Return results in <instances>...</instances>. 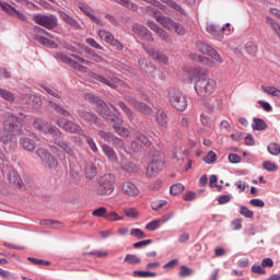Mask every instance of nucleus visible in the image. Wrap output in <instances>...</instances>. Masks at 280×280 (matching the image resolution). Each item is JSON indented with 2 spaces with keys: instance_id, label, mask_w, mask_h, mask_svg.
I'll list each match as a JSON object with an SVG mask.
<instances>
[{
  "instance_id": "obj_47",
  "label": "nucleus",
  "mask_w": 280,
  "mask_h": 280,
  "mask_svg": "<svg viewBox=\"0 0 280 280\" xmlns=\"http://www.w3.org/2000/svg\"><path fill=\"white\" fill-rule=\"evenodd\" d=\"M86 255H89V256L94 255L95 257H98L102 259L104 257H108V252L102 250V249H96V250L83 253V256H86Z\"/></svg>"
},
{
  "instance_id": "obj_59",
  "label": "nucleus",
  "mask_w": 280,
  "mask_h": 280,
  "mask_svg": "<svg viewBox=\"0 0 280 280\" xmlns=\"http://www.w3.org/2000/svg\"><path fill=\"white\" fill-rule=\"evenodd\" d=\"M200 121L205 128H211V126L213 124V122H211V118H209V116H207L205 114L200 115Z\"/></svg>"
},
{
  "instance_id": "obj_7",
  "label": "nucleus",
  "mask_w": 280,
  "mask_h": 280,
  "mask_svg": "<svg viewBox=\"0 0 280 280\" xmlns=\"http://www.w3.org/2000/svg\"><path fill=\"white\" fill-rule=\"evenodd\" d=\"M115 191V175L108 173L98 179V196H110Z\"/></svg>"
},
{
  "instance_id": "obj_31",
  "label": "nucleus",
  "mask_w": 280,
  "mask_h": 280,
  "mask_svg": "<svg viewBox=\"0 0 280 280\" xmlns=\"http://www.w3.org/2000/svg\"><path fill=\"white\" fill-rule=\"evenodd\" d=\"M155 119L159 126H162V128H167V114H165L163 109H158Z\"/></svg>"
},
{
  "instance_id": "obj_64",
  "label": "nucleus",
  "mask_w": 280,
  "mask_h": 280,
  "mask_svg": "<svg viewBox=\"0 0 280 280\" xmlns=\"http://www.w3.org/2000/svg\"><path fill=\"white\" fill-rule=\"evenodd\" d=\"M252 272H254V275H266V269L261 268L260 265H253Z\"/></svg>"
},
{
  "instance_id": "obj_6",
  "label": "nucleus",
  "mask_w": 280,
  "mask_h": 280,
  "mask_svg": "<svg viewBox=\"0 0 280 280\" xmlns=\"http://www.w3.org/2000/svg\"><path fill=\"white\" fill-rule=\"evenodd\" d=\"M168 102L175 110L183 113L187 110V95L180 90H172L168 92Z\"/></svg>"
},
{
  "instance_id": "obj_32",
  "label": "nucleus",
  "mask_w": 280,
  "mask_h": 280,
  "mask_svg": "<svg viewBox=\"0 0 280 280\" xmlns=\"http://www.w3.org/2000/svg\"><path fill=\"white\" fill-rule=\"evenodd\" d=\"M189 57H190V60H196V62H202L203 65H207L208 67H213V60H211L205 56L190 54Z\"/></svg>"
},
{
  "instance_id": "obj_45",
  "label": "nucleus",
  "mask_w": 280,
  "mask_h": 280,
  "mask_svg": "<svg viewBox=\"0 0 280 280\" xmlns=\"http://www.w3.org/2000/svg\"><path fill=\"white\" fill-rule=\"evenodd\" d=\"M98 136L101 137V139H104L107 143H113V140L115 139V135L104 130H100Z\"/></svg>"
},
{
  "instance_id": "obj_18",
  "label": "nucleus",
  "mask_w": 280,
  "mask_h": 280,
  "mask_svg": "<svg viewBox=\"0 0 280 280\" xmlns=\"http://www.w3.org/2000/svg\"><path fill=\"white\" fill-rule=\"evenodd\" d=\"M120 189L125 194V196H129L130 198H137V196L141 194L139 187L136 186L135 183L128 180H125L120 184Z\"/></svg>"
},
{
  "instance_id": "obj_57",
  "label": "nucleus",
  "mask_w": 280,
  "mask_h": 280,
  "mask_svg": "<svg viewBox=\"0 0 280 280\" xmlns=\"http://www.w3.org/2000/svg\"><path fill=\"white\" fill-rule=\"evenodd\" d=\"M9 180L11 183H14V185H19V187H21V185L23 183V182H21V177L19 176V174H16L14 172L9 174Z\"/></svg>"
},
{
  "instance_id": "obj_9",
  "label": "nucleus",
  "mask_w": 280,
  "mask_h": 280,
  "mask_svg": "<svg viewBox=\"0 0 280 280\" xmlns=\"http://www.w3.org/2000/svg\"><path fill=\"white\" fill-rule=\"evenodd\" d=\"M33 21L46 30H56L58 27V18L54 14L45 15L38 13L33 16Z\"/></svg>"
},
{
  "instance_id": "obj_25",
  "label": "nucleus",
  "mask_w": 280,
  "mask_h": 280,
  "mask_svg": "<svg viewBox=\"0 0 280 280\" xmlns=\"http://www.w3.org/2000/svg\"><path fill=\"white\" fill-rule=\"evenodd\" d=\"M34 32H35L34 39L37 40L39 45H44V47H47L50 39L43 35V34H47V31H45L44 28H40L39 26H35Z\"/></svg>"
},
{
  "instance_id": "obj_43",
  "label": "nucleus",
  "mask_w": 280,
  "mask_h": 280,
  "mask_svg": "<svg viewBox=\"0 0 280 280\" xmlns=\"http://www.w3.org/2000/svg\"><path fill=\"white\" fill-rule=\"evenodd\" d=\"M0 8L1 10H3V12H7V14H9L10 16H13L14 12H16V9L7 2L0 1Z\"/></svg>"
},
{
  "instance_id": "obj_62",
  "label": "nucleus",
  "mask_w": 280,
  "mask_h": 280,
  "mask_svg": "<svg viewBox=\"0 0 280 280\" xmlns=\"http://www.w3.org/2000/svg\"><path fill=\"white\" fill-rule=\"evenodd\" d=\"M167 201H164V200H158V201H153L151 203V209L153 211H159V209H162V207H165Z\"/></svg>"
},
{
  "instance_id": "obj_8",
  "label": "nucleus",
  "mask_w": 280,
  "mask_h": 280,
  "mask_svg": "<svg viewBox=\"0 0 280 280\" xmlns=\"http://www.w3.org/2000/svg\"><path fill=\"white\" fill-rule=\"evenodd\" d=\"M57 126L70 135H80V137H86V133L82 130V127H80L78 122L71 121L67 118H58Z\"/></svg>"
},
{
  "instance_id": "obj_53",
  "label": "nucleus",
  "mask_w": 280,
  "mask_h": 280,
  "mask_svg": "<svg viewBox=\"0 0 280 280\" xmlns=\"http://www.w3.org/2000/svg\"><path fill=\"white\" fill-rule=\"evenodd\" d=\"M84 137L88 141L89 148L92 150V152H94V154H97L100 152V149L97 148V143H95V140H93V138L89 136H84Z\"/></svg>"
},
{
  "instance_id": "obj_20",
  "label": "nucleus",
  "mask_w": 280,
  "mask_h": 280,
  "mask_svg": "<svg viewBox=\"0 0 280 280\" xmlns=\"http://www.w3.org/2000/svg\"><path fill=\"white\" fill-rule=\"evenodd\" d=\"M78 8L81 10V12H83V14H85V16H89V19H91L93 23H95L96 25H104L102 23V20H100V18L95 16V14H92L93 9L91 8V5L84 2H79Z\"/></svg>"
},
{
  "instance_id": "obj_5",
  "label": "nucleus",
  "mask_w": 280,
  "mask_h": 280,
  "mask_svg": "<svg viewBox=\"0 0 280 280\" xmlns=\"http://www.w3.org/2000/svg\"><path fill=\"white\" fill-rule=\"evenodd\" d=\"M147 12L148 14H150V16H154L155 21H158L160 25L164 26L165 30H168L170 32H175L178 34V36H185V34H187V28H185L183 24L163 15L161 12H159L156 8L148 5Z\"/></svg>"
},
{
  "instance_id": "obj_48",
  "label": "nucleus",
  "mask_w": 280,
  "mask_h": 280,
  "mask_svg": "<svg viewBox=\"0 0 280 280\" xmlns=\"http://www.w3.org/2000/svg\"><path fill=\"white\" fill-rule=\"evenodd\" d=\"M107 213H108V209H106L104 207H101V208L92 211V215L94 218H105L106 219Z\"/></svg>"
},
{
  "instance_id": "obj_19",
  "label": "nucleus",
  "mask_w": 280,
  "mask_h": 280,
  "mask_svg": "<svg viewBox=\"0 0 280 280\" xmlns=\"http://www.w3.org/2000/svg\"><path fill=\"white\" fill-rule=\"evenodd\" d=\"M126 100L128 104H131V106L136 107L137 110L142 113V115H152V108L148 106L145 103H141L132 96H127Z\"/></svg>"
},
{
  "instance_id": "obj_44",
  "label": "nucleus",
  "mask_w": 280,
  "mask_h": 280,
  "mask_svg": "<svg viewBox=\"0 0 280 280\" xmlns=\"http://www.w3.org/2000/svg\"><path fill=\"white\" fill-rule=\"evenodd\" d=\"M133 277H140L142 279H148L150 277H156V272L136 270V271H133Z\"/></svg>"
},
{
  "instance_id": "obj_36",
  "label": "nucleus",
  "mask_w": 280,
  "mask_h": 280,
  "mask_svg": "<svg viewBox=\"0 0 280 280\" xmlns=\"http://www.w3.org/2000/svg\"><path fill=\"white\" fill-rule=\"evenodd\" d=\"M264 93L271 95V97H280V90L276 86H264L261 85Z\"/></svg>"
},
{
  "instance_id": "obj_40",
  "label": "nucleus",
  "mask_w": 280,
  "mask_h": 280,
  "mask_svg": "<svg viewBox=\"0 0 280 280\" xmlns=\"http://www.w3.org/2000/svg\"><path fill=\"white\" fill-rule=\"evenodd\" d=\"M162 3H166V5H170V8H173V10H176V12H179V14H185V10L180 8L178 3H176L174 0H161Z\"/></svg>"
},
{
  "instance_id": "obj_21",
  "label": "nucleus",
  "mask_w": 280,
  "mask_h": 280,
  "mask_svg": "<svg viewBox=\"0 0 280 280\" xmlns=\"http://www.w3.org/2000/svg\"><path fill=\"white\" fill-rule=\"evenodd\" d=\"M147 25H148V27H150V30H152V32H155L158 34V36H160L161 39L164 40V43H172V37H170L167 32H165V30L160 27L159 24L148 21Z\"/></svg>"
},
{
  "instance_id": "obj_27",
  "label": "nucleus",
  "mask_w": 280,
  "mask_h": 280,
  "mask_svg": "<svg viewBox=\"0 0 280 280\" xmlns=\"http://www.w3.org/2000/svg\"><path fill=\"white\" fill-rule=\"evenodd\" d=\"M102 151L104 155L112 163H117V152H115V149L112 147H108L107 144H102Z\"/></svg>"
},
{
  "instance_id": "obj_11",
  "label": "nucleus",
  "mask_w": 280,
  "mask_h": 280,
  "mask_svg": "<svg viewBox=\"0 0 280 280\" xmlns=\"http://www.w3.org/2000/svg\"><path fill=\"white\" fill-rule=\"evenodd\" d=\"M196 47L198 51H200L201 54H205L206 56H210V58L219 62V65H222L224 62V59L220 56L218 50L213 49V47L209 46V44L199 42L196 44Z\"/></svg>"
},
{
  "instance_id": "obj_28",
  "label": "nucleus",
  "mask_w": 280,
  "mask_h": 280,
  "mask_svg": "<svg viewBox=\"0 0 280 280\" xmlns=\"http://www.w3.org/2000/svg\"><path fill=\"white\" fill-rule=\"evenodd\" d=\"M62 21H65V23H67L68 25L72 26L73 30H80V23L77 22L75 19H73V16L69 15L67 12L65 11H60L59 12Z\"/></svg>"
},
{
  "instance_id": "obj_22",
  "label": "nucleus",
  "mask_w": 280,
  "mask_h": 280,
  "mask_svg": "<svg viewBox=\"0 0 280 280\" xmlns=\"http://www.w3.org/2000/svg\"><path fill=\"white\" fill-rule=\"evenodd\" d=\"M206 30L208 34L215 38V40H222V38H224V30H226V27L215 24H208Z\"/></svg>"
},
{
  "instance_id": "obj_16",
  "label": "nucleus",
  "mask_w": 280,
  "mask_h": 280,
  "mask_svg": "<svg viewBox=\"0 0 280 280\" xmlns=\"http://www.w3.org/2000/svg\"><path fill=\"white\" fill-rule=\"evenodd\" d=\"M142 49H144L153 60H158L160 65H170V57H166L165 54L160 50L145 46V44H142Z\"/></svg>"
},
{
  "instance_id": "obj_39",
  "label": "nucleus",
  "mask_w": 280,
  "mask_h": 280,
  "mask_svg": "<svg viewBox=\"0 0 280 280\" xmlns=\"http://www.w3.org/2000/svg\"><path fill=\"white\" fill-rule=\"evenodd\" d=\"M215 161H218V154H215L213 151H209L203 158V162L207 163V165H213Z\"/></svg>"
},
{
  "instance_id": "obj_50",
  "label": "nucleus",
  "mask_w": 280,
  "mask_h": 280,
  "mask_svg": "<svg viewBox=\"0 0 280 280\" xmlns=\"http://www.w3.org/2000/svg\"><path fill=\"white\" fill-rule=\"evenodd\" d=\"M268 152L271 153L273 156H279L280 153V144L276 142H271L268 145Z\"/></svg>"
},
{
  "instance_id": "obj_2",
  "label": "nucleus",
  "mask_w": 280,
  "mask_h": 280,
  "mask_svg": "<svg viewBox=\"0 0 280 280\" xmlns=\"http://www.w3.org/2000/svg\"><path fill=\"white\" fill-rule=\"evenodd\" d=\"M215 80L210 79L208 77H200L195 82V91L197 95L200 97V100L203 102V106H207V108H210V110L213 108H217V110H222L221 98H209V95L215 92Z\"/></svg>"
},
{
  "instance_id": "obj_23",
  "label": "nucleus",
  "mask_w": 280,
  "mask_h": 280,
  "mask_svg": "<svg viewBox=\"0 0 280 280\" xmlns=\"http://www.w3.org/2000/svg\"><path fill=\"white\" fill-rule=\"evenodd\" d=\"M48 106L49 108H52L55 113L58 115H62L63 117H71V113L67 110L62 105L56 103L52 98H48Z\"/></svg>"
},
{
  "instance_id": "obj_41",
  "label": "nucleus",
  "mask_w": 280,
  "mask_h": 280,
  "mask_svg": "<svg viewBox=\"0 0 280 280\" xmlns=\"http://www.w3.org/2000/svg\"><path fill=\"white\" fill-rule=\"evenodd\" d=\"M116 3H119L120 5H124V8H128L129 10H133L137 11L138 10V5L135 4L132 1L130 0H114Z\"/></svg>"
},
{
  "instance_id": "obj_52",
  "label": "nucleus",
  "mask_w": 280,
  "mask_h": 280,
  "mask_svg": "<svg viewBox=\"0 0 280 280\" xmlns=\"http://www.w3.org/2000/svg\"><path fill=\"white\" fill-rule=\"evenodd\" d=\"M118 106L127 115L128 119H130V121H132L133 114H132V110L129 109L128 105H126V103L120 101V102H118Z\"/></svg>"
},
{
  "instance_id": "obj_49",
  "label": "nucleus",
  "mask_w": 280,
  "mask_h": 280,
  "mask_svg": "<svg viewBox=\"0 0 280 280\" xmlns=\"http://www.w3.org/2000/svg\"><path fill=\"white\" fill-rule=\"evenodd\" d=\"M185 191V186L183 184H175L171 186L172 196H178V194H183Z\"/></svg>"
},
{
  "instance_id": "obj_35",
  "label": "nucleus",
  "mask_w": 280,
  "mask_h": 280,
  "mask_svg": "<svg viewBox=\"0 0 280 280\" xmlns=\"http://www.w3.org/2000/svg\"><path fill=\"white\" fill-rule=\"evenodd\" d=\"M252 128L253 130H266V128H268V124H266L261 118H254Z\"/></svg>"
},
{
  "instance_id": "obj_17",
  "label": "nucleus",
  "mask_w": 280,
  "mask_h": 280,
  "mask_svg": "<svg viewBox=\"0 0 280 280\" xmlns=\"http://www.w3.org/2000/svg\"><path fill=\"white\" fill-rule=\"evenodd\" d=\"M132 33L136 36H139V38H142V40H147L148 43H153L154 37H152V33L148 31V28L141 24H133L132 27Z\"/></svg>"
},
{
  "instance_id": "obj_24",
  "label": "nucleus",
  "mask_w": 280,
  "mask_h": 280,
  "mask_svg": "<svg viewBox=\"0 0 280 280\" xmlns=\"http://www.w3.org/2000/svg\"><path fill=\"white\" fill-rule=\"evenodd\" d=\"M34 32H35L34 39L37 40L39 45H44V47H47L50 39L43 35V34H47V31H45L44 28H40L39 26H35Z\"/></svg>"
},
{
  "instance_id": "obj_29",
  "label": "nucleus",
  "mask_w": 280,
  "mask_h": 280,
  "mask_svg": "<svg viewBox=\"0 0 280 280\" xmlns=\"http://www.w3.org/2000/svg\"><path fill=\"white\" fill-rule=\"evenodd\" d=\"M120 167L124 172H127V174H137V172H139L137 164L128 161H121Z\"/></svg>"
},
{
  "instance_id": "obj_55",
  "label": "nucleus",
  "mask_w": 280,
  "mask_h": 280,
  "mask_svg": "<svg viewBox=\"0 0 280 280\" xmlns=\"http://www.w3.org/2000/svg\"><path fill=\"white\" fill-rule=\"evenodd\" d=\"M245 51L249 55V56H255L257 54V45L253 44V43H247L245 45Z\"/></svg>"
},
{
  "instance_id": "obj_3",
  "label": "nucleus",
  "mask_w": 280,
  "mask_h": 280,
  "mask_svg": "<svg viewBox=\"0 0 280 280\" xmlns=\"http://www.w3.org/2000/svg\"><path fill=\"white\" fill-rule=\"evenodd\" d=\"M84 100L91 104H96L97 113H100V115H102V117L107 121H112L113 128L117 135L120 137H128L130 135V131H128L127 128L121 127L124 120L119 116L110 114V109H108L104 101L97 98V96L93 94H88L84 96Z\"/></svg>"
},
{
  "instance_id": "obj_60",
  "label": "nucleus",
  "mask_w": 280,
  "mask_h": 280,
  "mask_svg": "<svg viewBox=\"0 0 280 280\" xmlns=\"http://www.w3.org/2000/svg\"><path fill=\"white\" fill-rule=\"evenodd\" d=\"M192 272H194V269L187 266H182L179 271V277H191Z\"/></svg>"
},
{
  "instance_id": "obj_37",
  "label": "nucleus",
  "mask_w": 280,
  "mask_h": 280,
  "mask_svg": "<svg viewBox=\"0 0 280 280\" xmlns=\"http://www.w3.org/2000/svg\"><path fill=\"white\" fill-rule=\"evenodd\" d=\"M125 261H126V264H130L131 266H137V265L141 264V258L133 254H127L125 256Z\"/></svg>"
},
{
  "instance_id": "obj_12",
  "label": "nucleus",
  "mask_w": 280,
  "mask_h": 280,
  "mask_svg": "<svg viewBox=\"0 0 280 280\" xmlns=\"http://www.w3.org/2000/svg\"><path fill=\"white\" fill-rule=\"evenodd\" d=\"M164 167H165V163L163 162V160H160V159L152 160L147 166V171H145L147 178H155V176H159L160 172H163Z\"/></svg>"
},
{
  "instance_id": "obj_51",
  "label": "nucleus",
  "mask_w": 280,
  "mask_h": 280,
  "mask_svg": "<svg viewBox=\"0 0 280 280\" xmlns=\"http://www.w3.org/2000/svg\"><path fill=\"white\" fill-rule=\"evenodd\" d=\"M240 213L241 215H243L244 218H248V219H253L255 215V212H253V210L247 209L245 206H240Z\"/></svg>"
},
{
  "instance_id": "obj_61",
  "label": "nucleus",
  "mask_w": 280,
  "mask_h": 280,
  "mask_svg": "<svg viewBox=\"0 0 280 280\" xmlns=\"http://www.w3.org/2000/svg\"><path fill=\"white\" fill-rule=\"evenodd\" d=\"M126 218H138L139 212L135 208H128L124 210Z\"/></svg>"
},
{
  "instance_id": "obj_30",
  "label": "nucleus",
  "mask_w": 280,
  "mask_h": 280,
  "mask_svg": "<svg viewBox=\"0 0 280 280\" xmlns=\"http://www.w3.org/2000/svg\"><path fill=\"white\" fill-rule=\"evenodd\" d=\"M84 174L86 178L93 180V178L97 176V168L95 167V165H93V163H88L85 164Z\"/></svg>"
},
{
  "instance_id": "obj_58",
  "label": "nucleus",
  "mask_w": 280,
  "mask_h": 280,
  "mask_svg": "<svg viewBox=\"0 0 280 280\" xmlns=\"http://www.w3.org/2000/svg\"><path fill=\"white\" fill-rule=\"evenodd\" d=\"M130 235L131 237H139V240L145 237V233L141 229H131Z\"/></svg>"
},
{
  "instance_id": "obj_13",
  "label": "nucleus",
  "mask_w": 280,
  "mask_h": 280,
  "mask_svg": "<svg viewBox=\"0 0 280 280\" xmlns=\"http://www.w3.org/2000/svg\"><path fill=\"white\" fill-rule=\"evenodd\" d=\"M98 38L107 43L108 45H112V47H116L118 51L124 50V44H121L115 36H113V33L106 31V30H100L97 32Z\"/></svg>"
},
{
  "instance_id": "obj_10",
  "label": "nucleus",
  "mask_w": 280,
  "mask_h": 280,
  "mask_svg": "<svg viewBox=\"0 0 280 280\" xmlns=\"http://www.w3.org/2000/svg\"><path fill=\"white\" fill-rule=\"evenodd\" d=\"M91 78L93 82H101L102 84H106V86H110V89H117V86L124 84V81H121L115 74H109L107 78H104L97 73H92Z\"/></svg>"
},
{
  "instance_id": "obj_38",
  "label": "nucleus",
  "mask_w": 280,
  "mask_h": 280,
  "mask_svg": "<svg viewBox=\"0 0 280 280\" xmlns=\"http://www.w3.org/2000/svg\"><path fill=\"white\" fill-rule=\"evenodd\" d=\"M133 137L138 139V141H141L147 148H150L152 145L150 139H148L145 135L141 133L140 131H135Z\"/></svg>"
},
{
  "instance_id": "obj_15",
  "label": "nucleus",
  "mask_w": 280,
  "mask_h": 280,
  "mask_svg": "<svg viewBox=\"0 0 280 280\" xmlns=\"http://www.w3.org/2000/svg\"><path fill=\"white\" fill-rule=\"evenodd\" d=\"M37 156L40 159L43 163H46L47 167L50 170H56L58 167V160L51 156L49 151L40 148L36 151Z\"/></svg>"
},
{
  "instance_id": "obj_56",
  "label": "nucleus",
  "mask_w": 280,
  "mask_h": 280,
  "mask_svg": "<svg viewBox=\"0 0 280 280\" xmlns=\"http://www.w3.org/2000/svg\"><path fill=\"white\" fill-rule=\"evenodd\" d=\"M161 226V220H153L145 225L147 231H156Z\"/></svg>"
},
{
  "instance_id": "obj_34",
  "label": "nucleus",
  "mask_w": 280,
  "mask_h": 280,
  "mask_svg": "<svg viewBox=\"0 0 280 280\" xmlns=\"http://www.w3.org/2000/svg\"><path fill=\"white\" fill-rule=\"evenodd\" d=\"M21 144L23 145L24 150H27V152H34V150H36V143L28 138H22Z\"/></svg>"
},
{
  "instance_id": "obj_63",
  "label": "nucleus",
  "mask_w": 280,
  "mask_h": 280,
  "mask_svg": "<svg viewBox=\"0 0 280 280\" xmlns=\"http://www.w3.org/2000/svg\"><path fill=\"white\" fill-rule=\"evenodd\" d=\"M262 167L267 172H275V170H277V165H275V163H272L270 161L262 162Z\"/></svg>"
},
{
  "instance_id": "obj_33",
  "label": "nucleus",
  "mask_w": 280,
  "mask_h": 280,
  "mask_svg": "<svg viewBox=\"0 0 280 280\" xmlns=\"http://www.w3.org/2000/svg\"><path fill=\"white\" fill-rule=\"evenodd\" d=\"M0 97L5 102H9L10 104L14 103V101L16 100V96H14L12 92L1 88H0Z\"/></svg>"
},
{
  "instance_id": "obj_46",
  "label": "nucleus",
  "mask_w": 280,
  "mask_h": 280,
  "mask_svg": "<svg viewBox=\"0 0 280 280\" xmlns=\"http://www.w3.org/2000/svg\"><path fill=\"white\" fill-rule=\"evenodd\" d=\"M50 152H52V154H55L59 161H65V159H67L65 151L58 149V147L51 145Z\"/></svg>"
},
{
  "instance_id": "obj_14",
  "label": "nucleus",
  "mask_w": 280,
  "mask_h": 280,
  "mask_svg": "<svg viewBox=\"0 0 280 280\" xmlns=\"http://www.w3.org/2000/svg\"><path fill=\"white\" fill-rule=\"evenodd\" d=\"M54 58L56 60H59V62H63L65 65H69V67H72V69H75L77 71L86 72V67L80 65L78 61L71 59V57L67 56L62 52H55Z\"/></svg>"
},
{
  "instance_id": "obj_1",
  "label": "nucleus",
  "mask_w": 280,
  "mask_h": 280,
  "mask_svg": "<svg viewBox=\"0 0 280 280\" xmlns=\"http://www.w3.org/2000/svg\"><path fill=\"white\" fill-rule=\"evenodd\" d=\"M23 119L14 114H7L5 120H3V130L0 135V141L5 152H14L16 150V139L14 137H21L23 135Z\"/></svg>"
},
{
  "instance_id": "obj_54",
  "label": "nucleus",
  "mask_w": 280,
  "mask_h": 280,
  "mask_svg": "<svg viewBox=\"0 0 280 280\" xmlns=\"http://www.w3.org/2000/svg\"><path fill=\"white\" fill-rule=\"evenodd\" d=\"M42 89H44V91H46V93H48V95H51L52 97H56L57 100H60V94H58V91L54 90V88L43 84Z\"/></svg>"
},
{
  "instance_id": "obj_26",
  "label": "nucleus",
  "mask_w": 280,
  "mask_h": 280,
  "mask_svg": "<svg viewBox=\"0 0 280 280\" xmlns=\"http://www.w3.org/2000/svg\"><path fill=\"white\" fill-rule=\"evenodd\" d=\"M78 116L80 119H83V121H86V124H97V116L91 112H86L84 109L77 110Z\"/></svg>"
},
{
  "instance_id": "obj_4",
  "label": "nucleus",
  "mask_w": 280,
  "mask_h": 280,
  "mask_svg": "<svg viewBox=\"0 0 280 280\" xmlns=\"http://www.w3.org/2000/svg\"><path fill=\"white\" fill-rule=\"evenodd\" d=\"M33 126L36 130H39V132H43L44 135H51L58 148H61L66 154H69V156H73V149H71V144H69L67 141L60 140V137H62L60 129L52 124L45 121L43 118L35 119Z\"/></svg>"
},
{
  "instance_id": "obj_42",
  "label": "nucleus",
  "mask_w": 280,
  "mask_h": 280,
  "mask_svg": "<svg viewBox=\"0 0 280 280\" xmlns=\"http://www.w3.org/2000/svg\"><path fill=\"white\" fill-rule=\"evenodd\" d=\"M105 220H108V222H119V220H124V217L119 215L115 211H110L105 215Z\"/></svg>"
}]
</instances>
